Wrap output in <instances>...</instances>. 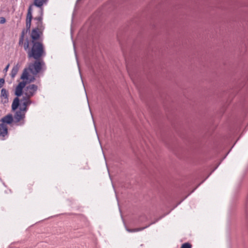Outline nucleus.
<instances>
[{"label":"nucleus","mask_w":248,"mask_h":248,"mask_svg":"<svg viewBox=\"0 0 248 248\" xmlns=\"http://www.w3.org/2000/svg\"><path fill=\"white\" fill-rule=\"evenodd\" d=\"M26 32V30L22 31L19 40V45H23L25 50L27 52L29 58H33L35 60H39L41 57L45 56L46 53L44 50L43 44L39 42L31 41L32 47L31 49L29 47V41L28 38L23 43L24 35Z\"/></svg>","instance_id":"f257e3e1"},{"label":"nucleus","mask_w":248,"mask_h":248,"mask_svg":"<svg viewBox=\"0 0 248 248\" xmlns=\"http://www.w3.org/2000/svg\"><path fill=\"white\" fill-rule=\"evenodd\" d=\"M47 1L48 0H34L33 3L29 6L26 17V32L30 31L31 26V22L32 18V7L35 6L40 8L39 12L42 15L43 14L42 6L46 4Z\"/></svg>","instance_id":"f03ea898"},{"label":"nucleus","mask_w":248,"mask_h":248,"mask_svg":"<svg viewBox=\"0 0 248 248\" xmlns=\"http://www.w3.org/2000/svg\"><path fill=\"white\" fill-rule=\"evenodd\" d=\"M45 68V63L43 60H36L33 63L29 64L28 70H30L33 75H36Z\"/></svg>","instance_id":"7ed1b4c3"},{"label":"nucleus","mask_w":248,"mask_h":248,"mask_svg":"<svg viewBox=\"0 0 248 248\" xmlns=\"http://www.w3.org/2000/svg\"><path fill=\"white\" fill-rule=\"evenodd\" d=\"M38 87L34 84H31L26 86L24 90V94L26 97L31 98L37 90Z\"/></svg>","instance_id":"20e7f679"},{"label":"nucleus","mask_w":248,"mask_h":248,"mask_svg":"<svg viewBox=\"0 0 248 248\" xmlns=\"http://www.w3.org/2000/svg\"><path fill=\"white\" fill-rule=\"evenodd\" d=\"M30 98L27 97H23L21 100V104L20 105L19 108L22 110L27 111V107L31 104V101L30 99Z\"/></svg>","instance_id":"39448f33"},{"label":"nucleus","mask_w":248,"mask_h":248,"mask_svg":"<svg viewBox=\"0 0 248 248\" xmlns=\"http://www.w3.org/2000/svg\"><path fill=\"white\" fill-rule=\"evenodd\" d=\"M27 81H22L20 82L16 86L15 90V94L17 96H20L23 92V89L25 87Z\"/></svg>","instance_id":"423d86ee"},{"label":"nucleus","mask_w":248,"mask_h":248,"mask_svg":"<svg viewBox=\"0 0 248 248\" xmlns=\"http://www.w3.org/2000/svg\"><path fill=\"white\" fill-rule=\"evenodd\" d=\"M43 14L41 15V14H40V16H38V17H36L34 18V20H36V27L34 28V29H36L37 30H38V31H43L44 29V26L43 25V22H42V19H43Z\"/></svg>","instance_id":"0eeeda50"},{"label":"nucleus","mask_w":248,"mask_h":248,"mask_svg":"<svg viewBox=\"0 0 248 248\" xmlns=\"http://www.w3.org/2000/svg\"><path fill=\"white\" fill-rule=\"evenodd\" d=\"M26 111L22 110L19 108V109L16 111L14 118L16 122H19L23 119L25 117Z\"/></svg>","instance_id":"6e6552de"},{"label":"nucleus","mask_w":248,"mask_h":248,"mask_svg":"<svg viewBox=\"0 0 248 248\" xmlns=\"http://www.w3.org/2000/svg\"><path fill=\"white\" fill-rule=\"evenodd\" d=\"M0 98L1 102L6 104L8 102V93L5 89H2L1 90Z\"/></svg>","instance_id":"1a4fd4ad"},{"label":"nucleus","mask_w":248,"mask_h":248,"mask_svg":"<svg viewBox=\"0 0 248 248\" xmlns=\"http://www.w3.org/2000/svg\"><path fill=\"white\" fill-rule=\"evenodd\" d=\"M42 33V32L40 31L37 30L36 29H33L31 31V38L32 39L31 41H37V40H38L41 34Z\"/></svg>","instance_id":"9d476101"},{"label":"nucleus","mask_w":248,"mask_h":248,"mask_svg":"<svg viewBox=\"0 0 248 248\" xmlns=\"http://www.w3.org/2000/svg\"><path fill=\"white\" fill-rule=\"evenodd\" d=\"M7 134V127L4 124H0V138L3 139V138Z\"/></svg>","instance_id":"9b49d317"},{"label":"nucleus","mask_w":248,"mask_h":248,"mask_svg":"<svg viewBox=\"0 0 248 248\" xmlns=\"http://www.w3.org/2000/svg\"><path fill=\"white\" fill-rule=\"evenodd\" d=\"M28 77H29V73L28 72V69H25L23 72V73H22L21 76V79L23 80L25 79H26V80L29 79V82H33L35 78L34 77L31 78L29 79Z\"/></svg>","instance_id":"f8f14e48"},{"label":"nucleus","mask_w":248,"mask_h":248,"mask_svg":"<svg viewBox=\"0 0 248 248\" xmlns=\"http://www.w3.org/2000/svg\"><path fill=\"white\" fill-rule=\"evenodd\" d=\"M13 121V118L12 115L9 114L5 117H4L2 119V121L3 123H6L8 124H11Z\"/></svg>","instance_id":"ddd939ff"},{"label":"nucleus","mask_w":248,"mask_h":248,"mask_svg":"<svg viewBox=\"0 0 248 248\" xmlns=\"http://www.w3.org/2000/svg\"><path fill=\"white\" fill-rule=\"evenodd\" d=\"M19 106V99L18 97H16L12 104V108L13 110H15Z\"/></svg>","instance_id":"4468645a"},{"label":"nucleus","mask_w":248,"mask_h":248,"mask_svg":"<svg viewBox=\"0 0 248 248\" xmlns=\"http://www.w3.org/2000/svg\"><path fill=\"white\" fill-rule=\"evenodd\" d=\"M19 66L18 64L15 65L13 67L12 71H11V76L12 78H14L16 76V75L17 74V73L19 70Z\"/></svg>","instance_id":"2eb2a0df"},{"label":"nucleus","mask_w":248,"mask_h":248,"mask_svg":"<svg viewBox=\"0 0 248 248\" xmlns=\"http://www.w3.org/2000/svg\"><path fill=\"white\" fill-rule=\"evenodd\" d=\"M151 224H149L148 226L144 227H141V228H137V229H126V230L127 232H136L141 231H142L144 229L148 228Z\"/></svg>","instance_id":"dca6fc26"},{"label":"nucleus","mask_w":248,"mask_h":248,"mask_svg":"<svg viewBox=\"0 0 248 248\" xmlns=\"http://www.w3.org/2000/svg\"><path fill=\"white\" fill-rule=\"evenodd\" d=\"M181 248H191V245L189 243H186L182 245Z\"/></svg>","instance_id":"f3484780"},{"label":"nucleus","mask_w":248,"mask_h":248,"mask_svg":"<svg viewBox=\"0 0 248 248\" xmlns=\"http://www.w3.org/2000/svg\"><path fill=\"white\" fill-rule=\"evenodd\" d=\"M5 80L3 78H0V89L3 86Z\"/></svg>","instance_id":"a211bd4d"},{"label":"nucleus","mask_w":248,"mask_h":248,"mask_svg":"<svg viewBox=\"0 0 248 248\" xmlns=\"http://www.w3.org/2000/svg\"><path fill=\"white\" fill-rule=\"evenodd\" d=\"M6 22V19L4 17H1L0 18V23L4 24Z\"/></svg>","instance_id":"6ab92c4d"},{"label":"nucleus","mask_w":248,"mask_h":248,"mask_svg":"<svg viewBox=\"0 0 248 248\" xmlns=\"http://www.w3.org/2000/svg\"><path fill=\"white\" fill-rule=\"evenodd\" d=\"M9 64H8L6 67L4 68V70L6 72H7L8 70V68H9Z\"/></svg>","instance_id":"aec40b11"}]
</instances>
